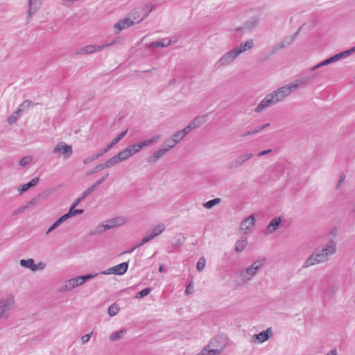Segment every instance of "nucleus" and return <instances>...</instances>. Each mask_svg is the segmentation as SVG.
<instances>
[{
  "label": "nucleus",
  "instance_id": "1",
  "mask_svg": "<svg viewBox=\"0 0 355 355\" xmlns=\"http://www.w3.org/2000/svg\"><path fill=\"white\" fill-rule=\"evenodd\" d=\"M338 250L337 241L330 239L324 243L308 257L302 263L303 268H309L313 266L328 262Z\"/></svg>",
  "mask_w": 355,
  "mask_h": 355
},
{
  "label": "nucleus",
  "instance_id": "2",
  "mask_svg": "<svg viewBox=\"0 0 355 355\" xmlns=\"http://www.w3.org/2000/svg\"><path fill=\"white\" fill-rule=\"evenodd\" d=\"M300 85L297 83H291L279 87L273 92L268 94L254 108L256 113H261L266 108L282 101L290 96L292 92L297 89Z\"/></svg>",
  "mask_w": 355,
  "mask_h": 355
},
{
  "label": "nucleus",
  "instance_id": "3",
  "mask_svg": "<svg viewBox=\"0 0 355 355\" xmlns=\"http://www.w3.org/2000/svg\"><path fill=\"white\" fill-rule=\"evenodd\" d=\"M266 263L264 257H259L249 266L241 270L238 278L243 284H247L251 281L262 268Z\"/></svg>",
  "mask_w": 355,
  "mask_h": 355
},
{
  "label": "nucleus",
  "instance_id": "4",
  "mask_svg": "<svg viewBox=\"0 0 355 355\" xmlns=\"http://www.w3.org/2000/svg\"><path fill=\"white\" fill-rule=\"evenodd\" d=\"M97 275H98V273L87 274L67 279L62 283L60 291L61 292L71 291L73 289L83 285L86 282L96 277Z\"/></svg>",
  "mask_w": 355,
  "mask_h": 355
},
{
  "label": "nucleus",
  "instance_id": "5",
  "mask_svg": "<svg viewBox=\"0 0 355 355\" xmlns=\"http://www.w3.org/2000/svg\"><path fill=\"white\" fill-rule=\"evenodd\" d=\"M16 307L15 295L7 293L0 297V321L7 320L9 318V311Z\"/></svg>",
  "mask_w": 355,
  "mask_h": 355
},
{
  "label": "nucleus",
  "instance_id": "6",
  "mask_svg": "<svg viewBox=\"0 0 355 355\" xmlns=\"http://www.w3.org/2000/svg\"><path fill=\"white\" fill-rule=\"evenodd\" d=\"M354 52H355V46L354 47L351 48L350 49L340 52V53L320 62L318 64L313 67L311 69V71H315L317 69H319L322 67L336 62L343 58L348 57L349 55L354 53Z\"/></svg>",
  "mask_w": 355,
  "mask_h": 355
},
{
  "label": "nucleus",
  "instance_id": "7",
  "mask_svg": "<svg viewBox=\"0 0 355 355\" xmlns=\"http://www.w3.org/2000/svg\"><path fill=\"white\" fill-rule=\"evenodd\" d=\"M354 52H355V46L354 47L351 48L350 49L340 52V53L320 62L318 64L313 67L311 69V71H315L317 69H319L322 67L336 62L343 58L348 57L349 55L354 53Z\"/></svg>",
  "mask_w": 355,
  "mask_h": 355
},
{
  "label": "nucleus",
  "instance_id": "8",
  "mask_svg": "<svg viewBox=\"0 0 355 355\" xmlns=\"http://www.w3.org/2000/svg\"><path fill=\"white\" fill-rule=\"evenodd\" d=\"M218 338H214L196 355H219L225 347V344L217 345Z\"/></svg>",
  "mask_w": 355,
  "mask_h": 355
},
{
  "label": "nucleus",
  "instance_id": "9",
  "mask_svg": "<svg viewBox=\"0 0 355 355\" xmlns=\"http://www.w3.org/2000/svg\"><path fill=\"white\" fill-rule=\"evenodd\" d=\"M52 153L58 157L67 159L72 155L73 148L71 145H68L64 141H60L54 146Z\"/></svg>",
  "mask_w": 355,
  "mask_h": 355
},
{
  "label": "nucleus",
  "instance_id": "10",
  "mask_svg": "<svg viewBox=\"0 0 355 355\" xmlns=\"http://www.w3.org/2000/svg\"><path fill=\"white\" fill-rule=\"evenodd\" d=\"M239 57L234 49L232 48L223 53L216 62L217 68H223L232 65Z\"/></svg>",
  "mask_w": 355,
  "mask_h": 355
},
{
  "label": "nucleus",
  "instance_id": "11",
  "mask_svg": "<svg viewBox=\"0 0 355 355\" xmlns=\"http://www.w3.org/2000/svg\"><path fill=\"white\" fill-rule=\"evenodd\" d=\"M19 264L21 267L31 270L32 272H36L38 270H43L46 268V265L42 261H40L37 263H35L34 259H21Z\"/></svg>",
  "mask_w": 355,
  "mask_h": 355
},
{
  "label": "nucleus",
  "instance_id": "12",
  "mask_svg": "<svg viewBox=\"0 0 355 355\" xmlns=\"http://www.w3.org/2000/svg\"><path fill=\"white\" fill-rule=\"evenodd\" d=\"M42 6V1L27 0L26 21H30L33 17L40 11Z\"/></svg>",
  "mask_w": 355,
  "mask_h": 355
},
{
  "label": "nucleus",
  "instance_id": "13",
  "mask_svg": "<svg viewBox=\"0 0 355 355\" xmlns=\"http://www.w3.org/2000/svg\"><path fill=\"white\" fill-rule=\"evenodd\" d=\"M127 16L136 25L144 21L148 17V13H143L142 8L137 7L131 10Z\"/></svg>",
  "mask_w": 355,
  "mask_h": 355
},
{
  "label": "nucleus",
  "instance_id": "14",
  "mask_svg": "<svg viewBox=\"0 0 355 355\" xmlns=\"http://www.w3.org/2000/svg\"><path fill=\"white\" fill-rule=\"evenodd\" d=\"M128 268V264L126 262L121 263L115 266L107 268L105 270L101 271L98 273L101 275H123Z\"/></svg>",
  "mask_w": 355,
  "mask_h": 355
},
{
  "label": "nucleus",
  "instance_id": "15",
  "mask_svg": "<svg viewBox=\"0 0 355 355\" xmlns=\"http://www.w3.org/2000/svg\"><path fill=\"white\" fill-rule=\"evenodd\" d=\"M256 223L255 217L253 214L244 218L240 225L239 230L241 233L247 234L254 228Z\"/></svg>",
  "mask_w": 355,
  "mask_h": 355
},
{
  "label": "nucleus",
  "instance_id": "16",
  "mask_svg": "<svg viewBox=\"0 0 355 355\" xmlns=\"http://www.w3.org/2000/svg\"><path fill=\"white\" fill-rule=\"evenodd\" d=\"M283 220V216H278L272 218L264 230V234L268 236L274 234L282 225Z\"/></svg>",
  "mask_w": 355,
  "mask_h": 355
},
{
  "label": "nucleus",
  "instance_id": "17",
  "mask_svg": "<svg viewBox=\"0 0 355 355\" xmlns=\"http://www.w3.org/2000/svg\"><path fill=\"white\" fill-rule=\"evenodd\" d=\"M31 105V102L30 101H24L19 105V108L10 116H9L7 119V122L9 124L15 123L19 117L20 116L21 113L24 111V109L27 108Z\"/></svg>",
  "mask_w": 355,
  "mask_h": 355
},
{
  "label": "nucleus",
  "instance_id": "18",
  "mask_svg": "<svg viewBox=\"0 0 355 355\" xmlns=\"http://www.w3.org/2000/svg\"><path fill=\"white\" fill-rule=\"evenodd\" d=\"M254 46V42L253 39H248L239 45L234 46L233 49L239 56L241 54L244 53L246 51H250Z\"/></svg>",
  "mask_w": 355,
  "mask_h": 355
},
{
  "label": "nucleus",
  "instance_id": "19",
  "mask_svg": "<svg viewBox=\"0 0 355 355\" xmlns=\"http://www.w3.org/2000/svg\"><path fill=\"white\" fill-rule=\"evenodd\" d=\"M272 336V331L270 327L266 331H261L258 334H254L252 336L251 341L253 343H263L268 340Z\"/></svg>",
  "mask_w": 355,
  "mask_h": 355
},
{
  "label": "nucleus",
  "instance_id": "20",
  "mask_svg": "<svg viewBox=\"0 0 355 355\" xmlns=\"http://www.w3.org/2000/svg\"><path fill=\"white\" fill-rule=\"evenodd\" d=\"M164 230H165V225L162 223L158 224L152 230L150 234L142 238L140 245H143V244L150 241L155 237H156L158 235H159L160 234H162Z\"/></svg>",
  "mask_w": 355,
  "mask_h": 355
},
{
  "label": "nucleus",
  "instance_id": "21",
  "mask_svg": "<svg viewBox=\"0 0 355 355\" xmlns=\"http://www.w3.org/2000/svg\"><path fill=\"white\" fill-rule=\"evenodd\" d=\"M207 121V115L202 114L195 117L186 128L190 132L192 130L197 129L204 125Z\"/></svg>",
  "mask_w": 355,
  "mask_h": 355
},
{
  "label": "nucleus",
  "instance_id": "22",
  "mask_svg": "<svg viewBox=\"0 0 355 355\" xmlns=\"http://www.w3.org/2000/svg\"><path fill=\"white\" fill-rule=\"evenodd\" d=\"M253 157V154L252 153H245L239 155L236 157L233 161L230 168H236L241 166L244 163L248 162Z\"/></svg>",
  "mask_w": 355,
  "mask_h": 355
},
{
  "label": "nucleus",
  "instance_id": "23",
  "mask_svg": "<svg viewBox=\"0 0 355 355\" xmlns=\"http://www.w3.org/2000/svg\"><path fill=\"white\" fill-rule=\"evenodd\" d=\"M134 26L135 23L126 15L114 24V28L120 32Z\"/></svg>",
  "mask_w": 355,
  "mask_h": 355
},
{
  "label": "nucleus",
  "instance_id": "24",
  "mask_svg": "<svg viewBox=\"0 0 355 355\" xmlns=\"http://www.w3.org/2000/svg\"><path fill=\"white\" fill-rule=\"evenodd\" d=\"M109 45H88L79 49L78 53L80 55L91 54L96 51H99Z\"/></svg>",
  "mask_w": 355,
  "mask_h": 355
},
{
  "label": "nucleus",
  "instance_id": "25",
  "mask_svg": "<svg viewBox=\"0 0 355 355\" xmlns=\"http://www.w3.org/2000/svg\"><path fill=\"white\" fill-rule=\"evenodd\" d=\"M172 40L169 37H164L159 41L153 42L146 44L147 48L153 47H167L172 44Z\"/></svg>",
  "mask_w": 355,
  "mask_h": 355
},
{
  "label": "nucleus",
  "instance_id": "26",
  "mask_svg": "<svg viewBox=\"0 0 355 355\" xmlns=\"http://www.w3.org/2000/svg\"><path fill=\"white\" fill-rule=\"evenodd\" d=\"M190 133L187 128L185 127L184 129L178 130L173 133L170 137L176 144H179L187 135Z\"/></svg>",
  "mask_w": 355,
  "mask_h": 355
},
{
  "label": "nucleus",
  "instance_id": "27",
  "mask_svg": "<svg viewBox=\"0 0 355 355\" xmlns=\"http://www.w3.org/2000/svg\"><path fill=\"white\" fill-rule=\"evenodd\" d=\"M259 24L258 18L252 17L244 22L243 28L248 31H252L258 26Z\"/></svg>",
  "mask_w": 355,
  "mask_h": 355
},
{
  "label": "nucleus",
  "instance_id": "28",
  "mask_svg": "<svg viewBox=\"0 0 355 355\" xmlns=\"http://www.w3.org/2000/svg\"><path fill=\"white\" fill-rule=\"evenodd\" d=\"M128 129L125 130L122 132H121L116 138H114L111 143L104 149L101 150V153L102 155L107 153L110 148H112L114 146H115L120 140H121L127 134Z\"/></svg>",
  "mask_w": 355,
  "mask_h": 355
},
{
  "label": "nucleus",
  "instance_id": "29",
  "mask_svg": "<svg viewBox=\"0 0 355 355\" xmlns=\"http://www.w3.org/2000/svg\"><path fill=\"white\" fill-rule=\"evenodd\" d=\"M166 153H167L162 147L159 148L153 152V153L148 158V162L150 164L155 163Z\"/></svg>",
  "mask_w": 355,
  "mask_h": 355
},
{
  "label": "nucleus",
  "instance_id": "30",
  "mask_svg": "<svg viewBox=\"0 0 355 355\" xmlns=\"http://www.w3.org/2000/svg\"><path fill=\"white\" fill-rule=\"evenodd\" d=\"M39 180H40L39 178H35L32 179L27 184H24L19 186L18 188V191L20 193H23L26 192L30 188L35 187L39 182Z\"/></svg>",
  "mask_w": 355,
  "mask_h": 355
},
{
  "label": "nucleus",
  "instance_id": "31",
  "mask_svg": "<svg viewBox=\"0 0 355 355\" xmlns=\"http://www.w3.org/2000/svg\"><path fill=\"white\" fill-rule=\"evenodd\" d=\"M247 244V239L244 237L241 238L235 243V251L239 253L242 252L245 249Z\"/></svg>",
  "mask_w": 355,
  "mask_h": 355
},
{
  "label": "nucleus",
  "instance_id": "32",
  "mask_svg": "<svg viewBox=\"0 0 355 355\" xmlns=\"http://www.w3.org/2000/svg\"><path fill=\"white\" fill-rule=\"evenodd\" d=\"M126 334L125 329H120L119 331L112 333L109 336V340L111 342H115L121 340L124 335Z\"/></svg>",
  "mask_w": 355,
  "mask_h": 355
},
{
  "label": "nucleus",
  "instance_id": "33",
  "mask_svg": "<svg viewBox=\"0 0 355 355\" xmlns=\"http://www.w3.org/2000/svg\"><path fill=\"white\" fill-rule=\"evenodd\" d=\"M116 155L118 158L119 163L121 162H124L132 157L130 151L128 150V148H125L123 150L120 151Z\"/></svg>",
  "mask_w": 355,
  "mask_h": 355
},
{
  "label": "nucleus",
  "instance_id": "34",
  "mask_svg": "<svg viewBox=\"0 0 355 355\" xmlns=\"http://www.w3.org/2000/svg\"><path fill=\"white\" fill-rule=\"evenodd\" d=\"M83 213V209H76L75 207H71L69 208V210L68 212L62 216L63 218H64L65 221L68 220L69 218H71L72 216H76V215H80Z\"/></svg>",
  "mask_w": 355,
  "mask_h": 355
},
{
  "label": "nucleus",
  "instance_id": "35",
  "mask_svg": "<svg viewBox=\"0 0 355 355\" xmlns=\"http://www.w3.org/2000/svg\"><path fill=\"white\" fill-rule=\"evenodd\" d=\"M107 230L106 227H105L104 223H101L97 226H96L93 230H92L89 232L91 236L101 234L105 232Z\"/></svg>",
  "mask_w": 355,
  "mask_h": 355
},
{
  "label": "nucleus",
  "instance_id": "36",
  "mask_svg": "<svg viewBox=\"0 0 355 355\" xmlns=\"http://www.w3.org/2000/svg\"><path fill=\"white\" fill-rule=\"evenodd\" d=\"M119 163V162L118 160L116 155H114V156L112 157L111 158L108 159L104 163H103V166L105 168H111V167L116 165Z\"/></svg>",
  "mask_w": 355,
  "mask_h": 355
},
{
  "label": "nucleus",
  "instance_id": "37",
  "mask_svg": "<svg viewBox=\"0 0 355 355\" xmlns=\"http://www.w3.org/2000/svg\"><path fill=\"white\" fill-rule=\"evenodd\" d=\"M176 145L177 144L171 139V137H168L164 141L162 147L166 150V153H168L170 150L174 148Z\"/></svg>",
  "mask_w": 355,
  "mask_h": 355
},
{
  "label": "nucleus",
  "instance_id": "38",
  "mask_svg": "<svg viewBox=\"0 0 355 355\" xmlns=\"http://www.w3.org/2000/svg\"><path fill=\"white\" fill-rule=\"evenodd\" d=\"M295 38H296V34L291 35H289V36L285 37L280 42L282 44L284 47L286 49L288 46H291L295 42Z\"/></svg>",
  "mask_w": 355,
  "mask_h": 355
},
{
  "label": "nucleus",
  "instance_id": "39",
  "mask_svg": "<svg viewBox=\"0 0 355 355\" xmlns=\"http://www.w3.org/2000/svg\"><path fill=\"white\" fill-rule=\"evenodd\" d=\"M65 220L62 216L60 217L46 231V234H50L52 231L58 227Z\"/></svg>",
  "mask_w": 355,
  "mask_h": 355
},
{
  "label": "nucleus",
  "instance_id": "40",
  "mask_svg": "<svg viewBox=\"0 0 355 355\" xmlns=\"http://www.w3.org/2000/svg\"><path fill=\"white\" fill-rule=\"evenodd\" d=\"M221 200L219 198H214L213 200H209L203 205V207L206 209H210L213 207L218 205L220 202Z\"/></svg>",
  "mask_w": 355,
  "mask_h": 355
},
{
  "label": "nucleus",
  "instance_id": "41",
  "mask_svg": "<svg viewBox=\"0 0 355 355\" xmlns=\"http://www.w3.org/2000/svg\"><path fill=\"white\" fill-rule=\"evenodd\" d=\"M127 148L130 151L132 156H133L135 154L140 152L141 150L142 149V147H141L140 143L132 144Z\"/></svg>",
  "mask_w": 355,
  "mask_h": 355
},
{
  "label": "nucleus",
  "instance_id": "42",
  "mask_svg": "<svg viewBox=\"0 0 355 355\" xmlns=\"http://www.w3.org/2000/svg\"><path fill=\"white\" fill-rule=\"evenodd\" d=\"M102 155V153L100 152L99 153L88 156L83 160V162L84 164H88L94 162V160L97 159L99 157Z\"/></svg>",
  "mask_w": 355,
  "mask_h": 355
},
{
  "label": "nucleus",
  "instance_id": "43",
  "mask_svg": "<svg viewBox=\"0 0 355 355\" xmlns=\"http://www.w3.org/2000/svg\"><path fill=\"white\" fill-rule=\"evenodd\" d=\"M116 227L122 226L128 223V218L125 216H118L114 218Z\"/></svg>",
  "mask_w": 355,
  "mask_h": 355
},
{
  "label": "nucleus",
  "instance_id": "44",
  "mask_svg": "<svg viewBox=\"0 0 355 355\" xmlns=\"http://www.w3.org/2000/svg\"><path fill=\"white\" fill-rule=\"evenodd\" d=\"M119 311V308L118 305L116 304H112L108 308L107 313L110 316H114L117 314Z\"/></svg>",
  "mask_w": 355,
  "mask_h": 355
},
{
  "label": "nucleus",
  "instance_id": "45",
  "mask_svg": "<svg viewBox=\"0 0 355 355\" xmlns=\"http://www.w3.org/2000/svg\"><path fill=\"white\" fill-rule=\"evenodd\" d=\"M206 264V259L204 257H201L197 263V270L201 272L204 270Z\"/></svg>",
  "mask_w": 355,
  "mask_h": 355
},
{
  "label": "nucleus",
  "instance_id": "46",
  "mask_svg": "<svg viewBox=\"0 0 355 355\" xmlns=\"http://www.w3.org/2000/svg\"><path fill=\"white\" fill-rule=\"evenodd\" d=\"M32 160H33L32 156L28 155V156L24 157L19 162V165L24 167V166H26L27 164H28L29 163H31L32 162Z\"/></svg>",
  "mask_w": 355,
  "mask_h": 355
},
{
  "label": "nucleus",
  "instance_id": "47",
  "mask_svg": "<svg viewBox=\"0 0 355 355\" xmlns=\"http://www.w3.org/2000/svg\"><path fill=\"white\" fill-rule=\"evenodd\" d=\"M151 291V288H144V290L141 291L140 292H139L137 295H136V298H142L146 295H148Z\"/></svg>",
  "mask_w": 355,
  "mask_h": 355
},
{
  "label": "nucleus",
  "instance_id": "48",
  "mask_svg": "<svg viewBox=\"0 0 355 355\" xmlns=\"http://www.w3.org/2000/svg\"><path fill=\"white\" fill-rule=\"evenodd\" d=\"M345 178H346L345 174L342 173V174L340 175L339 179H338V182H337L336 186V190H338V189H340V187H342L343 184L345 181Z\"/></svg>",
  "mask_w": 355,
  "mask_h": 355
},
{
  "label": "nucleus",
  "instance_id": "49",
  "mask_svg": "<svg viewBox=\"0 0 355 355\" xmlns=\"http://www.w3.org/2000/svg\"><path fill=\"white\" fill-rule=\"evenodd\" d=\"M285 48L284 47V46L282 45V44L281 42H279L277 44H276L273 47H272V53L275 54V53H277L282 50H284Z\"/></svg>",
  "mask_w": 355,
  "mask_h": 355
},
{
  "label": "nucleus",
  "instance_id": "50",
  "mask_svg": "<svg viewBox=\"0 0 355 355\" xmlns=\"http://www.w3.org/2000/svg\"><path fill=\"white\" fill-rule=\"evenodd\" d=\"M96 189L95 186L92 185V187L87 189L85 191H84L81 194V198H85L88 195H89L91 193H92Z\"/></svg>",
  "mask_w": 355,
  "mask_h": 355
},
{
  "label": "nucleus",
  "instance_id": "51",
  "mask_svg": "<svg viewBox=\"0 0 355 355\" xmlns=\"http://www.w3.org/2000/svg\"><path fill=\"white\" fill-rule=\"evenodd\" d=\"M143 9V13H148V15L150 12H151L154 8L155 6L153 4H146L144 6L141 7Z\"/></svg>",
  "mask_w": 355,
  "mask_h": 355
},
{
  "label": "nucleus",
  "instance_id": "52",
  "mask_svg": "<svg viewBox=\"0 0 355 355\" xmlns=\"http://www.w3.org/2000/svg\"><path fill=\"white\" fill-rule=\"evenodd\" d=\"M103 223L105 225V227H106L107 230L116 227L114 218L108 220Z\"/></svg>",
  "mask_w": 355,
  "mask_h": 355
},
{
  "label": "nucleus",
  "instance_id": "53",
  "mask_svg": "<svg viewBox=\"0 0 355 355\" xmlns=\"http://www.w3.org/2000/svg\"><path fill=\"white\" fill-rule=\"evenodd\" d=\"M93 334V332L91 331L90 333L89 334H85L83 335L82 337H81V343L83 345H85L86 343H87L89 342V340H90Z\"/></svg>",
  "mask_w": 355,
  "mask_h": 355
},
{
  "label": "nucleus",
  "instance_id": "54",
  "mask_svg": "<svg viewBox=\"0 0 355 355\" xmlns=\"http://www.w3.org/2000/svg\"><path fill=\"white\" fill-rule=\"evenodd\" d=\"M105 169L103 164H100L96 165L92 170H91L89 172L87 173V175H89L91 173H94L98 171H101L102 170Z\"/></svg>",
  "mask_w": 355,
  "mask_h": 355
},
{
  "label": "nucleus",
  "instance_id": "55",
  "mask_svg": "<svg viewBox=\"0 0 355 355\" xmlns=\"http://www.w3.org/2000/svg\"><path fill=\"white\" fill-rule=\"evenodd\" d=\"M38 202H39L38 198H34L31 199L30 201H28V203L26 204V205L28 206V207H35L38 204Z\"/></svg>",
  "mask_w": 355,
  "mask_h": 355
},
{
  "label": "nucleus",
  "instance_id": "56",
  "mask_svg": "<svg viewBox=\"0 0 355 355\" xmlns=\"http://www.w3.org/2000/svg\"><path fill=\"white\" fill-rule=\"evenodd\" d=\"M193 291H194L193 285L192 282H190L186 288L185 293L187 295H190L193 293Z\"/></svg>",
  "mask_w": 355,
  "mask_h": 355
},
{
  "label": "nucleus",
  "instance_id": "57",
  "mask_svg": "<svg viewBox=\"0 0 355 355\" xmlns=\"http://www.w3.org/2000/svg\"><path fill=\"white\" fill-rule=\"evenodd\" d=\"M108 177V174L107 173L106 175H105L102 178L99 179L98 180H97L95 184H94L93 185L95 186V187H98L100 184H101L105 180V179Z\"/></svg>",
  "mask_w": 355,
  "mask_h": 355
},
{
  "label": "nucleus",
  "instance_id": "58",
  "mask_svg": "<svg viewBox=\"0 0 355 355\" xmlns=\"http://www.w3.org/2000/svg\"><path fill=\"white\" fill-rule=\"evenodd\" d=\"M139 143H140L142 148H145V147H146V146H148L151 144V141H150V139L144 140V141H141Z\"/></svg>",
  "mask_w": 355,
  "mask_h": 355
},
{
  "label": "nucleus",
  "instance_id": "59",
  "mask_svg": "<svg viewBox=\"0 0 355 355\" xmlns=\"http://www.w3.org/2000/svg\"><path fill=\"white\" fill-rule=\"evenodd\" d=\"M28 206L27 205H25V206H23L21 207H19L18 209H17L15 211V214H21L23 212H24L27 209H28Z\"/></svg>",
  "mask_w": 355,
  "mask_h": 355
},
{
  "label": "nucleus",
  "instance_id": "60",
  "mask_svg": "<svg viewBox=\"0 0 355 355\" xmlns=\"http://www.w3.org/2000/svg\"><path fill=\"white\" fill-rule=\"evenodd\" d=\"M84 199L83 198H81V196L78 197L71 205V207H76V206H78V205Z\"/></svg>",
  "mask_w": 355,
  "mask_h": 355
},
{
  "label": "nucleus",
  "instance_id": "61",
  "mask_svg": "<svg viewBox=\"0 0 355 355\" xmlns=\"http://www.w3.org/2000/svg\"><path fill=\"white\" fill-rule=\"evenodd\" d=\"M160 138H161L160 135H156L153 136V137L150 138L151 144L158 141Z\"/></svg>",
  "mask_w": 355,
  "mask_h": 355
},
{
  "label": "nucleus",
  "instance_id": "62",
  "mask_svg": "<svg viewBox=\"0 0 355 355\" xmlns=\"http://www.w3.org/2000/svg\"><path fill=\"white\" fill-rule=\"evenodd\" d=\"M160 138H161L160 135H156L153 136V137L150 138L151 144L158 141Z\"/></svg>",
  "mask_w": 355,
  "mask_h": 355
},
{
  "label": "nucleus",
  "instance_id": "63",
  "mask_svg": "<svg viewBox=\"0 0 355 355\" xmlns=\"http://www.w3.org/2000/svg\"><path fill=\"white\" fill-rule=\"evenodd\" d=\"M270 152H272V150H271V149L266 150H263V151L260 152V153L257 155V156L261 157V156H263V155H267V154L270 153Z\"/></svg>",
  "mask_w": 355,
  "mask_h": 355
},
{
  "label": "nucleus",
  "instance_id": "64",
  "mask_svg": "<svg viewBox=\"0 0 355 355\" xmlns=\"http://www.w3.org/2000/svg\"><path fill=\"white\" fill-rule=\"evenodd\" d=\"M327 355H337V351L336 349L330 350Z\"/></svg>",
  "mask_w": 355,
  "mask_h": 355
}]
</instances>
